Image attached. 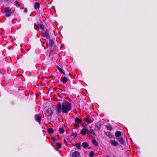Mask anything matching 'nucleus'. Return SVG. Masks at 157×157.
Instances as JSON below:
<instances>
[{"label":"nucleus","mask_w":157,"mask_h":157,"mask_svg":"<svg viewBox=\"0 0 157 157\" xmlns=\"http://www.w3.org/2000/svg\"><path fill=\"white\" fill-rule=\"evenodd\" d=\"M121 135V133L120 131H117L115 133V135L117 137H119Z\"/></svg>","instance_id":"nucleus-16"},{"label":"nucleus","mask_w":157,"mask_h":157,"mask_svg":"<svg viewBox=\"0 0 157 157\" xmlns=\"http://www.w3.org/2000/svg\"><path fill=\"white\" fill-rule=\"evenodd\" d=\"M113 146L117 147V146L119 144L118 142L115 140H111L109 142Z\"/></svg>","instance_id":"nucleus-3"},{"label":"nucleus","mask_w":157,"mask_h":157,"mask_svg":"<svg viewBox=\"0 0 157 157\" xmlns=\"http://www.w3.org/2000/svg\"><path fill=\"white\" fill-rule=\"evenodd\" d=\"M4 2L8 1V0H3Z\"/></svg>","instance_id":"nucleus-34"},{"label":"nucleus","mask_w":157,"mask_h":157,"mask_svg":"<svg viewBox=\"0 0 157 157\" xmlns=\"http://www.w3.org/2000/svg\"><path fill=\"white\" fill-rule=\"evenodd\" d=\"M36 119L40 124L41 121V116L40 115H37L36 116Z\"/></svg>","instance_id":"nucleus-5"},{"label":"nucleus","mask_w":157,"mask_h":157,"mask_svg":"<svg viewBox=\"0 0 157 157\" xmlns=\"http://www.w3.org/2000/svg\"><path fill=\"white\" fill-rule=\"evenodd\" d=\"M80 133L83 135H85L86 134V132L83 129H82L81 130Z\"/></svg>","instance_id":"nucleus-21"},{"label":"nucleus","mask_w":157,"mask_h":157,"mask_svg":"<svg viewBox=\"0 0 157 157\" xmlns=\"http://www.w3.org/2000/svg\"><path fill=\"white\" fill-rule=\"evenodd\" d=\"M92 143L96 146H98V144L95 139H93L92 140Z\"/></svg>","instance_id":"nucleus-8"},{"label":"nucleus","mask_w":157,"mask_h":157,"mask_svg":"<svg viewBox=\"0 0 157 157\" xmlns=\"http://www.w3.org/2000/svg\"><path fill=\"white\" fill-rule=\"evenodd\" d=\"M75 123L79 124V123H81L82 122V121L78 119L77 118H76L75 119Z\"/></svg>","instance_id":"nucleus-12"},{"label":"nucleus","mask_w":157,"mask_h":157,"mask_svg":"<svg viewBox=\"0 0 157 157\" xmlns=\"http://www.w3.org/2000/svg\"><path fill=\"white\" fill-rule=\"evenodd\" d=\"M106 128H107L108 130L109 131H111V130H112V128L110 125L106 126Z\"/></svg>","instance_id":"nucleus-22"},{"label":"nucleus","mask_w":157,"mask_h":157,"mask_svg":"<svg viewBox=\"0 0 157 157\" xmlns=\"http://www.w3.org/2000/svg\"><path fill=\"white\" fill-rule=\"evenodd\" d=\"M89 156L90 157H93L94 156V152L93 151H91L89 153Z\"/></svg>","instance_id":"nucleus-19"},{"label":"nucleus","mask_w":157,"mask_h":157,"mask_svg":"<svg viewBox=\"0 0 157 157\" xmlns=\"http://www.w3.org/2000/svg\"><path fill=\"white\" fill-rule=\"evenodd\" d=\"M49 46L51 47L53 46L54 45V41L51 40H50L49 41Z\"/></svg>","instance_id":"nucleus-11"},{"label":"nucleus","mask_w":157,"mask_h":157,"mask_svg":"<svg viewBox=\"0 0 157 157\" xmlns=\"http://www.w3.org/2000/svg\"><path fill=\"white\" fill-rule=\"evenodd\" d=\"M71 104L66 101H63L62 103L58 102L56 107V112L57 114H60L62 112L67 113L71 109Z\"/></svg>","instance_id":"nucleus-1"},{"label":"nucleus","mask_w":157,"mask_h":157,"mask_svg":"<svg viewBox=\"0 0 157 157\" xmlns=\"http://www.w3.org/2000/svg\"><path fill=\"white\" fill-rule=\"evenodd\" d=\"M80 153L77 151H75L72 154V157H79Z\"/></svg>","instance_id":"nucleus-6"},{"label":"nucleus","mask_w":157,"mask_h":157,"mask_svg":"<svg viewBox=\"0 0 157 157\" xmlns=\"http://www.w3.org/2000/svg\"><path fill=\"white\" fill-rule=\"evenodd\" d=\"M58 69L60 72H61L64 75H65V74L64 72L63 69H62L61 68L59 67H58Z\"/></svg>","instance_id":"nucleus-15"},{"label":"nucleus","mask_w":157,"mask_h":157,"mask_svg":"<svg viewBox=\"0 0 157 157\" xmlns=\"http://www.w3.org/2000/svg\"><path fill=\"white\" fill-rule=\"evenodd\" d=\"M40 27L41 29H44V26L43 25H40Z\"/></svg>","instance_id":"nucleus-26"},{"label":"nucleus","mask_w":157,"mask_h":157,"mask_svg":"<svg viewBox=\"0 0 157 157\" xmlns=\"http://www.w3.org/2000/svg\"><path fill=\"white\" fill-rule=\"evenodd\" d=\"M82 146L83 148H86L88 147L89 145L87 143L83 142L82 144Z\"/></svg>","instance_id":"nucleus-10"},{"label":"nucleus","mask_w":157,"mask_h":157,"mask_svg":"<svg viewBox=\"0 0 157 157\" xmlns=\"http://www.w3.org/2000/svg\"><path fill=\"white\" fill-rule=\"evenodd\" d=\"M95 127L97 128L98 130H99L101 127V124H95Z\"/></svg>","instance_id":"nucleus-17"},{"label":"nucleus","mask_w":157,"mask_h":157,"mask_svg":"<svg viewBox=\"0 0 157 157\" xmlns=\"http://www.w3.org/2000/svg\"><path fill=\"white\" fill-rule=\"evenodd\" d=\"M45 36L49 38L50 37L49 36L48 34V30H46L45 31Z\"/></svg>","instance_id":"nucleus-18"},{"label":"nucleus","mask_w":157,"mask_h":157,"mask_svg":"<svg viewBox=\"0 0 157 157\" xmlns=\"http://www.w3.org/2000/svg\"><path fill=\"white\" fill-rule=\"evenodd\" d=\"M56 146L58 147L59 149L61 147V144L59 143H57Z\"/></svg>","instance_id":"nucleus-24"},{"label":"nucleus","mask_w":157,"mask_h":157,"mask_svg":"<svg viewBox=\"0 0 157 157\" xmlns=\"http://www.w3.org/2000/svg\"><path fill=\"white\" fill-rule=\"evenodd\" d=\"M20 2H16V4H15V6L17 7H19L20 6Z\"/></svg>","instance_id":"nucleus-25"},{"label":"nucleus","mask_w":157,"mask_h":157,"mask_svg":"<svg viewBox=\"0 0 157 157\" xmlns=\"http://www.w3.org/2000/svg\"><path fill=\"white\" fill-rule=\"evenodd\" d=\"M52 141L53 142V143H55V138L54 137H52Z\"/></svg>","instance_id":"nucleus-29"},{"label":"nucleus","mask_w":157,"mask_h":157,"mask_svg":"<svg viewBox=\"0 0 157 157\" xmlns=\"http://www.w3.org/2000/svg\"><path fill=\"white\" fill-rule=\"evenodd\" d=\"M59 132L61 134L63 133L64 132V130L62 128H60L59 129Z\"/></svg>","instance_id":"nucleus-20"},{"label":"nucleus","mask_w":157,"mask_h":157,"mask_svg":"<svg viewBox=\"0 0 157 157\" xmlns=\"http://www.w3.org/2000/svg\"><path fill=\"white\" fill-rule=\"evenodd\" d=\"M108 134H107V135L110 138L111 137L112 134H111V133L109 132H108Z\"/></svg>","instance_id":"nucleus-28"},{"label":"nucleus","mask_w":157,"mask_h":157,"mask_svg":"<svg viewBox=\"0 0 157 157\" xmlns=\"http://www.w3.org/2000/svg\"><path fill=\"white\" fill-rule=\"evenodd\" d=\"M13 21H13V20L12 21V22L13 23Z\"/></svg>","instance_id":"nucleus-35"},{"label":"nucleus","mask_w":157,"mask_h":157,"mask_svg":"<svg viewBox=\"0 0 157 157\" xmlns=\"http://www.w3.org/2000/svg\"><path fill=\"white\" fill-rule=\"evenodd\" d=\"M89 128H91V126H90V127H89Z\"/></svg>","instance_id":"nucleus-37"},{"label":"nucleus","mask_w":157,"mask_h":157,"mask_svg":"<svg viewBox=\"0 0 157 157\" xmlns=\"http://www.w3.org/2000/svg\"><path fill=\"white\" fill-rule=\"evenodd\" d=\"M75 125L76 127H78L79 126V124L75 123Z\"/></svg>","instance_id":"nucleus-32"},{"label":"nucleus","mask_w":157,"mask_h":157,"mask_svg":"<svg viewBox=\"0 0 157 157\" xmlns=\"http://www.w3.org/2000/svg\"><path fill=\"white\" fill-rule=\"evenodd\" d=\"M84 120L86 122L89 124L92 123L93 122V120L88 117L85 118Z\"/></svg>","instance_id":"nucleus-4"},{"label":"nucleus","mask_w":157,"mask_h":157,"mask_svg":"<svg viewBox=\"0 0 157 157\" xmlns=\"http://www.w3.org/2000/svg\"><path fill=\"white\" fill-rule=\"evenodd\" d=\"M118 140L120 143L121 144H124V142L123 138L122 137H119L118 139Z\"/></svg>","instance_id":"nucleus-9"},{"label":"nucleus","mask_w":157,"mask_h":157,"mask_svg":"<svg viewBox=\"0 0 157 157\" xmlns=\"http://www.w3.org/2000/svg\"><path fill=\"white\" fill-rule=\"evenodd\" d=\"M4 13L6 17H8L11 15L12 12L11 11V9L9 7H6Z\"/></svg>","instance_id":"nucleus-2"},{"label":"nucleus","mask_w":157,"mask_h":157,"mask_svg":"<svg viewBox=\"0 0 157 157\" xmlns=\"http://www.w3.org/2000/svg\"><path fill=\"white\" fill-rule=\"evenodd\" d=\"M80 146V143H79L77 144V147L79 148Z\"/></svg>","instance_id":"nucleus-30"},{"label":"nucleus","mask_w":157,"mask_h":157,"mask_svg":"<svg viewBox=\"0 0 157 157\" xmlns=\"http://www.w3.org/2000/svg\"><path fill=\"white\" fill-rule=\"evenodd\" d=\"M34 7L35 9H39L40 7V4L38 2H36L34 4Z\"/></svg>","instance_id":"nucleus-7"},{"label":"nucleus","mask_w":157,"mask_h":157,"mask_svg":"<svg viewBox=\"0 0 157 157\" xmlns=\"http://www.w3.org/2000/svg\"><path fill=\"white\" fill-rule=\"evenodd\" d=\"M28 11V10L27 8H25L24 10V11L25 12H26Z\"/></svg>","instance_id":"nucleus-31"},{"label":"nucleus","mask_w":157,"mask_h":157,"mask_svg":"<svg viewBox=\"0 0 157 157\" xmlns=\"http://www.w3.org/2000/svg\"><path fill=\"white\" fill-rule=\"evenodd\" d=\"M48 132L50 134H52L54 132V130L52 128H48Z\"/></svg>","instance_id":"nucleus-13"},{"label":"nucleus","mask_w":157,"mask_h":157,"mask_svg":"<svg viewBox=\"0 0 157 157\" xmlns=\"http://www.w3.org/2000/svg\"><path fill=\"white\" fill-rule=\"evenodd\" d=\"M74 135H75V136H77V134H76V133H74Z\"/></svg>","instance_id":"nucleus-33"},{"label":"nucleus","mask_w":157,"mask_h":157,"mask_svg":"<svg viewBox=\"0 0 157 157\" xmlns=\"http://www.w3.org/2000/svg\"><path fill=\"white\" fill-rule=\"evenodd\" d=\"M106 157H110L109 156H107Z\"/></svg>","instance_id":"nucleus-36"},{"label":"nucleus","mask_w":157,"mask_h":157,"mask_svg":"<svg viewBox=\"0 0 157 157\" xmlns=\"http://www.w3.org/2000/svg\"><path fill=\"white\" fill-rule=\"evenodd\" d=\"M68 80V78L64 77L61 80L62 82L64 83H66Z\"/></svg>","instance_id":"nucleus-14"},{"label":"nucleus","mask_w":157,"mask_h":157,"mask_svg":"<svg viewBox=\"0 0 157 157\" xmlns=\"http://www.w3.org/2000/svg\"><path fill=\"white\" fill-rule=\"evenodd\" d=\"M90 133L92 135H94L95 134V133L94 132L93 129H90L89 131V133Z\"/></svg>","instance_id":"nucleus-23"},{"label":"nucleus","mask_w":157,"mask_h":157,"mask_svg":"<svg viewBox=\"0 0 157 157\" xmlns=\"http://www.w3.org/2000/svg\"><path fill=\"white\" fill-rule=\"evenodd\" d=\"M84 128H85V132H87L88 133H89V131L87 128L86 127H85Z\"/></svg>","instance_id":"nucleus-27"}]
</instances>
